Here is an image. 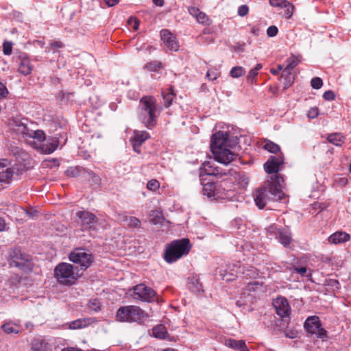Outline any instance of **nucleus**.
I'll return each mask as SVG.
<instances>
[{"mask_svg":"<svg viewBox=\"0 0 351 351\" xmlns=\"http://www.w3.org/2000/svg\"><path fill=\"white\" fill-rule=\"evenodd\" d=\"M189 12L190 14L195 18L197 17L199 12H200L197 8L195 7H190L189 8Z\"/></svg>","mask_w":351,"mask_h":351,"instance_id":"e2e57ef3","label":"nucleus"},{"mask_svg":"<svg viewBox=\"0 0 351 351\" xmlns=\"http://www.w3.org/2000/svg\"><path fill=\"white\" fill-rule=\"evenodd\" d=\"M117 217V220L121 223L130 228H139L141 226V221L135 217L128 216L125 213H118Z\"/></svg>","mask_w":351,"mask_h":351,"instance_id":"aec40b11","label":"nucleus"},{"mask_svg":"<svg viewBox=\"0 0 351 351\" xmlns=\"http://www.w3.org/2000/svg\"><path fill=\"white\" fill-rule=\"evenodd\" d=\"M263 147L265 149L267 150L268 152H269L271 153H274V154H276L280 151V147L277 144H276L271 141L266 142V143L264 145Z\"/></svg>","mask_w":351,"mask_h":351,"instance_id":"a19ab883","label":"nucleus"},{"mask_svg":"<svg viewBox=\"0 0 351 351\" xmlns=\"http://www.w3.org/2000/svg\"><path fill=\"white\" fill-rule=\"evenodd\" d=\"M108 7H112L117 4L119 0H104Z\"/></svg>","mask_w":351,"mask_h":351,"instance_id":"338daca9","label":"nucleus"},{"mask_svg":"<svg viewBox=\"0 0 351 351\" xmlns=\"http://www.w3.org/2000/svg\"><path fill=\"white\" fill-rule=\"evenodd\" d=\"M311 84L313 88L319 89L323 85V82L321 78L317 77L311 80Z\"/></svg>","mask_w":351,"mask_h":351,"instance_id":"09e8293b","label":"nucleus"},{"mask_svg":"<svg viewBox=\"0 0 351 351\" xmlns=\"http://www.w3.org/2000/svg\"><path fill=\"white\" fill-rule=\"evenodd\" d=\"M161 39L166 47L171 51H177L179 49V44L176 38L168 30L163 29L160 32Z\"/></svg>","mask_w":351,"mask_h":351,"instance_id":"2eb2a0df","label":"nucleus"},{"mask_svg":"<svg viewBox=\"0 0 351 351\" xmlns=\"http://www.w3.org/2000/svg\"><path fill=\"white\" fill-rule=\"evenodd\" d=\"M241 269L239 271H236L235 273H230L228 271H224V274H222V278L223 280L226 282H230L234 280L236 278L238 277V274H241Z\"/></svg>","mask_w":351,"mask_h":351,"instance_id":"ea45409f","label":"nucleus"},{"mask_svg":"<svg viewBox=\"0 0 351 351\" xmlns=\"http://www.w3.org/2000/svg\"><path fill=\"white\" fill-rule=\"evenodd\" d=\"M117 319L123 322H142L148 315L140 307L130 305L120 307L117 311Z\"/></svg>","mask_w":351,"mask_h":351,"instance_id":"423d86ee","label":"nucleus"},{"mask_svg":"<svg viewBox=\"0 0 351 351\" xmlns=\"http://www.w3.org/2000/svg\"><path fill=\"white\" fill-rule=\"evenodd\" d=\"M12 45L10 42H4L3 45V51L5 55H10L12 53Z\"/></svg>","mask_w":351,"mask_h":351,"instance_id":"864d4df0","label":"nucleus"},{"mask_svg":"<svg viewBox=\"0 0 351 351\" xmlns=\"http://www.w3.org/2000/svg\"><path fill=\"white\" fill-rule=\"evenodd\" d=\"M335 182L340 186H345L348 183V179L346 177L337 176L335 177Z\"/></svg>","mask_w":351,"mask_h":351,"instance_id":"13d9d810","label":"nucleus"},{"mask_svg":"<svg viewBox=\"0 0 351 351\" xmlns=\"http://www.w3.org/2000/svg\"><path fill=\"white\" fill-rule=\"evenodd\" d=\"M160 109L154 97L145 96L139 103V119L147 129H152L157 123Z\"/></svg>","mask_w":351,"mask_h":351,"instance_id":"7ed1b4c3","label":"nucleus"},{"mask_svg":"<svg viewBox=\"0 0 351 351\" xmlns=\"http://www.w3.org/2000/svg\"><path fill=\"white\" fill-rule=\"evenodd\" d=\"M224 345L230 348L240 351H248L245 342L243 340L228 339L224 341Z\"/></svg>","mask_w":351,"mask_h":351,"instance_id":"5701e85b","label":"nucleus"},{"mask_svg":"<svg viewBox=\"0 0 351 351\" xmlns=\"http://www.w3.org/2000/svg\"><path fill=\"white\" fill-rule=\"evenodd\" d=\"M77 267L74 268L67 263H59L54 269V276L57 280L62 285H71L82 276Z\"/></svg>","mask_w":351,"mask_h":351,"instance_id":"20e7f679","label":"nucleus"},{"mask_svg":"<svg viewBox=\"0 0 351 351\" xmlns=\"http://www.w3.org/2000/svg\"><path fill=\"white\" fill-rule=\"evenodd\" d=\"M304 328L308 332L315 335L319 339H324L327 337V332L322 328L319 319L317 316L308 317L305 321Z\"/></svg>","mask_w":351,"mask_h":351,"instance_id":"9d476101","label":"nucleus"},{"mask_svg":"<svg viewBox=\"0 0 351 351\" xmlns=\"http://www.w3.org/2000/svg\"><path fill=\"white\" fill-rule=\"evenodd\" d=\"M19 58V72L24 75L30 74L32 71V66L29 58L25 55L20 56Z\"/></svg>","mask_w":351,"mask_h":351,"instance_id":"412c9836","label":"nucleus"},{"mask_svg":"<svg viewBox=\"0 0 351 351\" xmlns=\"http://www.w3.org/2000/svg\"><path fill=\"white\" fill-rule=\"evenodd\" d=\"M10 265L19 267L25 272H29L32 271L33 268V263L29 256L21 254V252L19 254H16L15 256L12 258Z\"/></svg>","mask_w":351,"mask_h":351,"instance_id":"f8f14e48","label":"nucleus"},{"mask_svg":"<svg viewBox=\"0 0 351 351\" xmlns=\"http://www.w3.org/2000/svg\"><path fill=\"white\" fill-rule=\"evenodd\" d=\"M350 239V235L348 233L337 231L328 237V242L332 244H339L349 241Z\"/></svg>","mask_w":351,"mask_h":351,"instance_id":"4be33fe9","label":"nucleus"},{"mask_svg":"<svg viewBox=\"0 0 351 351\" xmlns=\"http://www.w3.org/2000/svg\"><path fill=\"white\" fill-rule=\"evenodd\" d=\"M133 298L145 302L154 300L156 293L154 289L144 284H139L134 287Z\"/></svg>","mask_w":351,"mask_h":351,"instance_id":"9b49d317","label":"nucleus"},{"mask_svg":"<svg viewBox=\"0 0 351 351\" xmlns=\"http://www.w3.org/2000/svg\"><path fill=\"white\" fill-rule=\"evenodd\" d=\"M27 120L14 119L11 123L12 130L14 132L19 135H21L23 138H27L30 134L31 130L27 127Z\"/></svg>","mask_w":351,"mask_h":351,"instance_id":"6ab92c4d","label":"nucleus"},{"mask_svg":"<svg viewBox=\"0 0 351 351\" xmlns=\"http://www.w3.org/2000/svg\"><path fill=\"white\" fill-rule=\"evenodd\" d=\"M190 249L191 245L188 239L172 241L167 247L164 258L167 263H173L182 256L189 254Z\"/></svg>","mask_w":351,"mask_h":351,"instance_id":"39448f33","label":"nucleus"},{"mask_svg":"<svg viewBox=\"0 0 351 351\" xmlns=\"http://www.w3.org/2000/svg\"><path fill=\"white\" fill-rule=\"evenodd\" d=\"M101 302L97 298L90 299L88 303V307L90 311L98 312L101 310Z\"/></svg>","mask_w":351,"mask_h":351,"instance_id":"c9c22d12","label":"nucleus"},{"mask_svg":"<svg viewBox=\"0 0 351 351\" xmlns=\"http://www.w3.org/2000/svg\"><path fill=\"white\" fill-rule=\"evenodd\" d=\"M283 8L285 9V14L286 15V17L287 19H290L292 16L293 11L295 10L294 5L290 2L287 1L286 3V7H284Z\"/></svg>","mask_w":351,"mask_h":351,"instance_id":"c03bdc74","label":"nucleus"},{"mask_svg":"<svg viewBox=\"0 0 351 351\" xmlns=\"http://www.w3.org/2000/svg\"><path fill=\"white\" fill-rule=\"evenodd\" d=\"M284 162L282 155L271 156L264 165V169L267 173H277L280 171V166Z\"/></svg>","mask_w":351,"mask_h":351,"instance_id":"4468645a","label":"nucleus"},{"mask_svg":"<svg viewBox=\"0 0 351 351\" xmlns=\"http://www.w3.org/2000/svg\"><path fill=\"white\" fill-rule=\"evenodd\" d=\"M241 271V274L246 278H255L258 275L256 269L252 266L248 267L246 269H242Z\"/></svg>","mask_w":351,"mask_h":351,"instance_id":"72a5a7b5","label":"nucleus"},{"mask_svg":"<svg viewBox=\"0 0 351 351\" xmlns=\"http://www.w3.org/2000/svg\"><path fill=\"white\" fill-rule=\"evenodd\" d=\"M278 33V28L277 27L272 25L267 28V34L269 37H274Z\"/></svg>","mask_w":351,"mask_h":351,"instance_id":"bf43d9fd","label":"nucleus"},{"mask_svg":"<svg viewBox=\"0 0 351 351\" xmlns=\"http://www.w3.org/2000/svg\"><path fill=\"white\" fill-rule=\"evenodd\" d=\"M162 68V64L159 61L149 62L145 65V69L150 72H158Z\"/></svg>","mask_w":351,"mask_h":351,"instance_id":"473e14b6","label":"nucleus"},{"mask_svg":"<svg viewBox=\"0 0 351 351\" xmlns=\"http://www.w3.org/2000/svg\"><path fill=\"white\" fill-rule=\"evenodd\" d=\"M273 305L279 316L285 317L289 315L291 307L285 298L278 297L274 300Z\"/></svg>","mask_w":351,"mask_h":351,"instance_id":"ddd939ff","label":"nucleus"},{"mask_svg":"<svg viewBox=\"0 0 351 351\" xmlns=\"http://www.w3.org/2000/svg\"><path fill=\"white\" fill-rule=\"evenodd\" d=\"M163 99L165 102V106L167 107L171 104V102L173 99V94L171 92H168L165 93L162 92Z\"/></svg>","mask_w":351,"mask_h":351,"instance_id":"8fccbe9b","label":"nucleus"},{"mask_svg":"<svg viewBox=\"0 0 351 351\" xmlns=\"http://www.w3.org/2000/svg\"><path fill=\"white\" fill-rule=\"evenodd\" d=\"M267 232L269 234H274L276 237L278 235V240L284 246L289 245L291 241V234L288 230H278L276 226L269 227Z\"/></svg>","mask_w":351,"mask_h":351,"instance_id":"f3484780","label":"nucleus"},{"mask_svg":"<svg viewBox=\"0 0 351 351\" xmlns=\"http://www.w3.org/2000/svg\"><path fill=\"white\" fill-rule=\"evenodd\" d=\"M20 173L17 165H12L7 160H0V186L8 185Z\"/></svg>","mask_w":351,"mask_h":351,"instance_id":"0eeeda50","label":"nucleus"},{"mask_svg":"<svg viewBox=\"0 0 351 351\" xmlns=\"http://www.w3.org/2000/svg\"><path fill=\"white\" fill-rule=\"evenodd\" d=\"M8 93V89L5 86L0 82V99L5 97Z\"/></svg>","mask_w":351,"mask_h":351,"instance_id":"680f3d73","label":"nucleus"},{"mask_svg":"<svg viewBox=\"0 0 351 351\" xmlns=\"http://www.w3.org/2000/svg\"><path fill=\"white\" fill-rule=\"evenodd\" d=\"M248 12H249V8L246 5H242L241 6H239L238 8V14L240 16L243 17V16H246L248 14Z\"/></svg>","mask_w":351,"mask_h":351,"instance_id":"5fc2aeb1","label":"nucleus"},{"mask_svg":"<svg viewBox=\"0 0 351 351\" xmlns=\"http://www.w3.org/2000/svg\"><path fill=\"white\" fill-rule=\"evenodd\" d=\"M160 186V184L158 180L153 179L149 180L147 184V188L150 190L155 191H156Z\"/></svg>","mask_w":351,"mask_h":351,"instance_id":"de8ad7c7","label":"nucleus"},{"mask_svg":"<svg viewBox=\"0 0 351 351\" xmlns=\"http://www.w3.org/2000/svg\"><path fill=\"white\" fill-rule=\"evenodd\" d=\"M283 69L282 66L279 64L277 66V69H271V73L274 75H278L280 71H282Z\"/></svg>","mask_w":351,"mask_h":351,"instance_id":"774afa93","label":"nucleus"},{"mask_svg":"<svg viewBox=\"0 0 351 351\" xmlns=\"http://www.w3.org/2000/svg\"><path fill=\"white\" fill-rule=\"evenodd\" d=\"M297 273L300 274L302 276H306V277H311V273L309 271L308 272L306 267H296L293 269V274Z\"/></svg>","mask_w":351,"mask_h":351,"instance_id":"a18cd8bd","label":"nucleus"},{"mask_svg":"<svg viewBox=\"0 0 351 351\" xmlns=\"http://www.w3.org/2000/svg\"><path fill=\"white\" fill-rule=\"evenodd\" d=\"M76 216L79 220L78 223L84 230L96 231L97 230L98 226H104L102 221L90 211H78L76 213Z\"/></svg>","mask_w":351,"mask_h":351,"instance_id":"6e6552de","label":"nucleus"},{"mask_svg":"<svg viewBox=\"0 0 351 351\" xmlns=\"http://www.w3.org/2000/svg\"><path fill=\"white\" fill-rule=\"evenodd\" d=\"M323 97L326 100L332 101V100L335 99V95L333 91H332V90H327V91H326L324 93Z\"/></svg>","mask_w":351,"mask_h":351,"instance_id":"052dcab7","label":"nucleus"},{"mask_svg":"<svg viewBox=\"0 0 351 351\" xmlns=\"http://www.w3.org/2000/svg\"><path fill=\"white\" fill-rule=\"evenodd\" d=\"M51 48L53 49H57L59 48H62L63 45L60 41H53L50 44Z\"/></svg>","mask_w":351,"mask_h":351,"instance_id":"0e129e2a","label":"nucleus"},{"mask_svg":"<svg viewBox=\"0 0 351 351\" xmlns=\"http://www.w3.org/2000/svg\"><path fill=\"white\" fill-rule=\"evenodd\" d=\"M58 145V141L57 139L53 140L51 142H47V143L43 144L41 149L43 153L49 154L53 152Z\"/></svg>","mask_w":351,"mask_h":351,"instance_id":"cd10ccee","label":"nucleus"},{"mask_svg":"<svg viewBox=\"0 0 351 351\" xmlns=\"http://www.w3.org/2000/svg\"><path fill=\"white\" fill-rule=\"evenodd\" d=\"M284 180L279 175L271 178L267 187H263L257 190L254 193V201L259 208H263L271 201H280L285 194L282 191Z\"/></svg>","mask_w":351,"mask_h":351,"instance_id":"f257e3e1","label":"nucleus"},{"mask_svg":"<svg viewBox=\"0 0 351 351\" xmlns=\"http://www.w3.org/2000/svg\"><path fill=\"white\" fill-rule=\"evenodd\" d=\"M69 260L74 263L78 264L80 267V272L86 270L92 263V254L83 249H77L69 254Z\"/></svg>","mask_w":351,"mask_h":351,"instance_id":"1a4fd4ad","label":"nucleus"},{"mask_svg":"<svg viewBox=\"0 0 351 351\" xmlns=\"http://www.w3.org/2000/svg\"><path fill=\"white\" fill-rule=\"evenodd\" d=\"M164 218L160 210H153L149 214V221L153 224L162 223Z\"/></svg>","mask_w":351,"mask_h":351,"instance_id":"2f4dec72","label":"nucleus"},{"mask_svg":"<svg viewBox=\"0 0 351 351\" xmlns=\"http://www.w3.org/2000/svg\"><path fill=\"white\" fill-rule=\"evenodd\" d=\"M80 168L76 167H69L66 171V174L69 177H76V176H78L80 175Z\"/></svg>","mask_w":351,"mask_h":351,"instance_id":"49530a36","label":"nucleus"},{"mask_svg":"<svg viewBox=\"0 0 351 351\" xmlns=\"http://www.w3.org/2000/svg\"><path fill=\"white\" fill-rule=\"evenodd\" d=\"M262 287V285L256 282V281H254V282H249L245 288V291L251 293L252 291H258V290H260Z\"/></svg>","mask_w":351,"mask_h":351,"instance_id":"79ce46f5","label":"nucleus"},{"mask_svg":"<svg viewBox=\"0 0 351 351\" xmlns=\"http://www.w3.org/2000/svg\"><path fill=\"white\" fill-rule=\"evenodd\" d=\"M216 186L213 182H207L203 185L202 193L208 197H215Z\"/></svg>","mask_w":351,"mask_h":351,"instance_id":"bb28decb","label":"nucleus"},{"mask_svg":"<svg viewBox=\"0 0 351 351\" xmlns=\"http://www.w3.org/2000/svg\"><path fill=\"white\" fill-rule=\"evenodd\" d=\"M327 139L336 146H341L345 141V138L341 133L330 134L328 136Z\"/></svg>","mask_w":351,"mask_h":351,"instance_id":"a878e982","label":"nucleus"},{"mask_svg":"<svg viewBox=\"0 0 351 351\" xmlns=\"http://www.w3.org/2000/svg\"><path fill=\"white\" fill-rule=\"evenodd\" d=\"M189 289L195 293H199L203 291L202 286L197 277H192L189 280Z\"/></svg>","mask_w":351,"mask_h":351,"instance_id":"7c9ffc66","label":"nucleus"},{"mask_svg":"<svg viewBox=\"0 0 351 351\" xmlns=\"http://www.w3.org/2000/svg\"><path fill=\"white\" fill-rule=\"evenodd\" d=\"M229 134L227 132L218 131L213 134L210 149L215 160L228 165L233 160L234 154L227 148Z\"/></svg>","mask_w":351,"mask_h":351,"instance_id":"f03ea898","label":"nucleus"},{"mask_svg":"<svg viewBox=\"0 0 351 351\" xmlns=\"http://www.w3.org/2000/svg\"><path fill=\"white\" fill-rule=\"evenodd\" d=\"M91 324V319H78L69 324V328L71 329H80L86 327Z\"/></svg>","mask_w":351,"mask_h":351,"instance_id":"393cba45","label":"nucleus"},{"mask_svg":"<svg viewBox=\"0 0 351 351\" xmlns=\"http://www.w3.org/2000/svg\"><path fill=\"white\" fill-rule=\"evenodd\" d=\"M228 173L226 171L221 170L218 167H215L214 164L211 162H204L200 167V174L214 176H222L226 175Z\"/></svg>","mask_w":351,"mask_h":351,"instance_id":"dca6fc26","label":"nucleus"},{"mask_svg":"<svg viewBox=\"0 0 351 351\" xmlns=\"http://www.w3.org/2000/svg\"><path fill=\"white\" fill-rule=\"evenodd\" d=\"M28 138L37 139L38 141L42 142L45 139V134L41 130H31L29 135H28Z\"/></svg>","mask_w":351,"mask_h":351,"instance_id":"58836bf2","label":"nucleus"},{"mask_svg":"<svg viewBox=\"0 0 351 351\" xmlns=\"http://www.w3.org/2000/svg\"><path fill=\"white\" fill-rule=\"evenodd\" d=\"M167 333V329L164 325H157L152 328V334L154 337L164 339Z\"/></svg>","mask_w":351,"mask_h":351,"instance_id":"c85d7f7f","label":"nucleus"},{"mask_svg":"<svg viewBox=\"0 0 351 351\" xmlns=\"http://www.w3.org/2000/svg\"><path fill=\"white\" fill-rule=\"evenodd\" d=\"M7 230V224L3 217H0V232Z\"/></svg>","mask_w":351,"mask_h":351,"instance_id":"69168bd1","label":"nucleus"},{"mask_svg":"<svg viewBox=\"0 0 351 351\" xmlns=\"http://www.w3.org/2000/svg\"><path fill=\"white\" fill-rule=\"evenodd\" d=\"M245 69L241 66H234L231 69L230 75L233 78L241 77L245 73Z\"/></svg>","mask_w":351,"mask_h":351,"instance_id":"4c0bfd02","label":"nucleus"},{"mask_svg":"<svg viewBox=\"0 0 351 351\" xmlns=\"http://www.w3.org/2000/svg\"><path fill=\"white\" fill-rule=\"evenodd\" d=\"M149 138L150 136L147 132L135 130L131 139L133 149L138 154L141 153V145Z\"/></svg>","mask_w":351,"mask_h":351,"instance_id":"a211bd4d","label":"nucleus"},{"mask_svg":"<svg viewBox=\"0 0 351 351\" xmlns=\"http://www.w3.org/2000/svg\"><path fill=\"white\" fill-rule=\"evenodd\" d=\"M287 0H269V4L273 7H286Z\"/></svg>","mask_w":351,"mask_h":351,"instance_id":"603ef678","label":"nucleus"},{"mask_svg":"<svg viewBox=\"0 0 351 351\" xmlns=\"http://www.w3.org/2000/svg\"><path fill=\"white\" fill-rule=\"evenodd\" d=\"M263 67V64H261V63H258L256 65V66L254 68H253L252 69H251L249 73H248V75H247V79L248 81H250V82H253V80L256 78V77L257 76L258 73V71L260 69H261Z\"/></svg>","mask_w":351,"mask_h":351,"instance_id":"e433bc0d","label":"nucleus"},{"mask_svg":"<svg viewBox=\"0 0 351 351\" xmlns=\"http://www.w3.org/2000/svg\"><path fill=\"white\" fill-rule=\"evenodd\" d=\"M1 328L7 334H17L19 331V326L11 322L5 323Z\"/></svg>","mask_w":351,"mask_h":351,"instance_id":"c756f323","label":"nucleus"},{"mask_svg":"<svg viewBox=\"0 0 351 351\" xmlns=\"http://www.w3.org/2000/svg\"><path fill=\"white\" fill-rule=\"evenodd\" d=\"M196 19L199 23H202V24L206 23L208 20L206 14L202 12H199Z\"/></svg>","mask_w":351,"mask_h":351,"instance_id":"6e6d98bb","label":"nucleus"},{"mask_svg":"<svg viewBox=\"0 0 351 351\" xmlns=\"http://www.w3.org/2000/svg\"><path fill=\"white\" fill-rule=\"evenodd\" d=\"M219 75L220 72L217 69L213 68L208 69L206 73V77L210 80H215L217 79L219 77Z\"/></svg>","mask_w":351,"mask_h":351,"instance_id":"37998d69","label":"nucleus"},{"mask_svg":"<svg viewBox=\"0 0 351 351\" xmlns=\"http://www.w3.org/2000/svg\"><path fill=\"white\" fill-rule=\"evenodd\" d=\"M48 344L47 343L40 341H36L33 343L30 351H47Z\"/></svg>","mask_w":351,"mask_h":351,"instance_id":"f704fd0d","label":"nucleus"},{"mask_svg":"<svg viewBox=\"0 0 351 351\" xmlns=\"http://www.w3.org/2000/svg\"><path fill=\"white\" fill-rule=\"evenodd\" d=\"M319 114V110L317 108H311L307 113V116L310 119H315Z\"/></svg>","mask_w":351,"mask_h":351,"instance_id":"4d7b16f0","label":"nucleus"},{"mask_svg":"<svg viewBox=\"0 0 351 351\" xmlns=\"http://www.w3.org/2000/svg\"><path fill=\"white\" fill-rule=\"evenodd\" d=\"M300 59L298 57L295 56H291L287 60V66L283 69L282 76L283 77L285 75H289L290 73L291 70H292L294 67H295L300 62Z\"/></svg>","mask_w":351,"mask_h":351,"instance_id":"b1692460","label":"nucleus"},{"mask_svg":"<svg viewBox=\"0 0 351 351\" xmlns=\"http://www.w3.org/2000/svg\"><path fill=\"white\" fill-rule=\"evenodd\" d=\"M128 25L134 30H136L139 26V21L135 17H130L128 20Z\"/></svg>","mask_w":351,"mask_h":351,"instance_id":"3c124183","label":"nucleus"}]
</instances>
